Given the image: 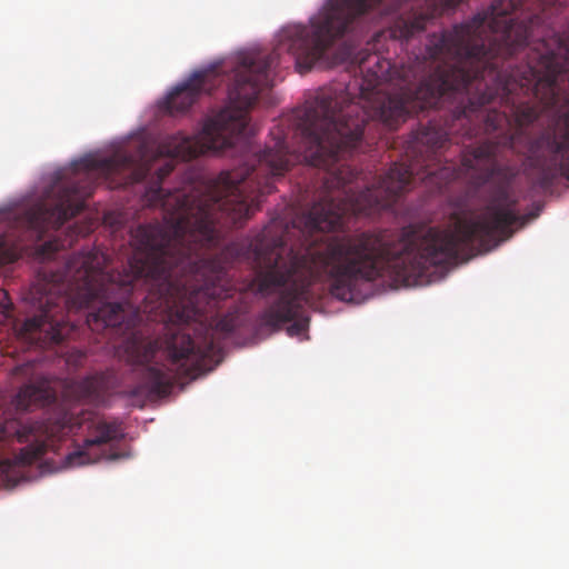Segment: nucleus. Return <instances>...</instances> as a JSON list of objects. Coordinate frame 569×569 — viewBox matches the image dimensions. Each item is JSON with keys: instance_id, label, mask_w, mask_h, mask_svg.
<instances>
[{"instance_id": "nucleus-6", "label": "nucleus", "mask_w": 569, "mask_h": 569, "mask_svg": "<svg viewBox=\"0 0 569 569\" xmlns=\"http://www.w3.org/2000/svg\"><path fill=\"white\" fill-rule=\"evenodd\" d=\"M57 250V246L53 242H46L41 246V254L42 256H50L53 251Z\"/></svg>"}, {"instance_id": "nucleus-1", "label": "nucleus", "mask_w": 569, "mask_h": 569, "mask_svg": "<svg viewBox=\"0 0 569 569\" xmlns=\"http://www.w3.org/2000/svg\"><path fill=\"white\" fill-rule=\"evenodd\" d=\"M51 403L42 420H9L0 427V486L16 487L23 478L22 468L66 437V402H56V393L47 380L26 385L16 395L13 405L18 410Z\"/></svg>"}, {"instance_id": "nucleus-5", "label": "nucleus", "mask_w": 569, "mask_h": 569, "mask_svg": "<svg viewBox=\"0 0 569 569\" xmlns=\"http://www.w3.org/2000/svg\"><path fill=\"white\" fill-rule=\"evenodd\" d=\"M395 36L405 40V18L399 19L395 26Z\"/></svg>"}, {"instance_id": "nucleus-2", "label": "nucleus", "mask_w": 569, "mask_h": 569, "mask_svg": "<svg viewBox=\"0 0 569 569\" xmlns=\"http://www.w3.org/2000/svg\"><path fill=\"white\" fill-rule=\"evenodd\" d=\"M107 388L104 375L97 373L71 382L66 393L77 401L98 403L103 399Z\"/></svg>"}, {"instance_id": "nucleus-3", "label": "nucleus", "mask_w": 569, "mask_h": 569, "mask_svg": "<svg viewBox=\"0 0 569 569\" xmlns=\"http://www.w3.org/2000/svg\"><path fill=\"white\" fill-rule=\"evenodd\" d=\"M12 302L8 296V292L0 289V320H7L11 318Z\"/></svg>"}, {"instance_id": "nucleus-7", "label": "nucleus", "mask_w": 569, "mask_h": 569, "mask_svg": "<svg viewBox=\"0 0 569 569\" xmlns=\"http://www.w3.org/2000/svg\"><path fill=\"white\" fill-rule=\"evenodd\" d=\"M77 329V323H76V320H73V332L76 331Z\"/></svg>"}, {"instance_id": "nucleus-4", "label": "nucleus", "mask_w": 569, "mask_h": 569, "mask_svg": "<svg viewBox=\"0 0 569 569\" xmlns=\"http://www.w3.org/2000/svg\"><path fill=\"white\" fill-rule=\"evenodd\" d=\"M103 221H104L106 223H108V224H110V226H112V227L117 228V229H118V228H119V226L121 224L120 219H119L118 217H116V214H114V213H112V212H108V213H106V214H104V217H103Z\"/></svg>"}]
</instances>
